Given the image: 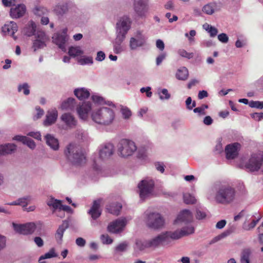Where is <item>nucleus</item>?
Masks as SVG:
<instances>
[{
	"mask_svg": "<svg viewBox=\"0 0 263 263\" xmlns=\"http://www.w3.org/2000/svg\"><path fill=\"white\" fill-rule=\"evenodd\" d=\"M146 223L149 228L158 229L163 226L164 220L159 213H151L147 215Z\"/></svg>",
	"mask_w": 263,
	"mask_h": 263,
	"instance_id": "9d476101",
	"label": "nucleus"
},
{
	"mask_svg": "<svg viewBox=\"0 0 263 263\" xmlns=\"http://www.w3.org/2000/svg\"><path fill=\"white\" fill-rule=\"evenodd\" d=\"M146 39L140 32H137L129 40V46L132 50H135L145 45Z\"/></svg>",
	"mask_w": 263,
	"mask_h": 263,
	"instance_id": "4468645a",
	"label": "nucleus"
},
{
	"mask_svg": "<svg viewBox=\"0 0 263 263\" xmlns=\"http://www.w3.org/2000/svg\"><path fill=\"white\" fill-rule=\"evenodd\" d=\"M114 153V146L110 143L104 145L100 150V157L103 159L109 158Z\"/></svg>",
	"mask_w": 263,
	"mask_h": 263,
	"instance_id": "393cba45",
	"label": "nucleus"
},
{
	"mask_svg": "<svg viewBox=\"0 0 263 263\" xmlns=\"http://www.w3.org/2000/svg\"><path fill=\"white\" fill-rule=\"evenodd\" d=\"M114 110L109 107H103L93 110L91 114V118L93 122L102 125H109L115 120Z\"/></svg>",
	"mask_w": 263,
	"mask_h": 263,
	"instance_id": "f257e3e1",
	"label": "nucleus"
},
{
	"mask_svg": "<svg viewBox=\"0 0 263 263\" xmlns=\"http://www.w3.org/2000/svg\"><path fill=\"white\" fill-rule=\"evenodd\" d=\"M36 25L33 21H29L24 27L23 30V33L28 36H31L35 35L36 31Z\"/></svg>",
	"mask_w": 263,
	"mask_h": 263,
	"instance_id": "c85d7f7f",
	"label": "nucleus"
},
{
	"mask_svg": "<svg viewBox=\"0 0 263 263\" xmlns=\"http://www.w3.org/2000/svg\"><path fill=\"white\" fill-rule=\"evenodd\" d=\"M101 201L102 199H101L93 201V204L88 212V214L91 215V217L94 220L99 218L101 215L100 209Z\"/></svg>",
	"mask_w": 263,
	"mask_h": 263,
	"instance_id": "412c9836",
	"label": "nucleus"
},
{
	"mask_svg": "<svg viewBox=\"0 0 263 263\" xmlns=\"http://www.w3.org/2000/svg\"><path fill=\"white\" fill-rule=\"evenodd\" d=\"M24 144L27 145L29 148L33 149L35 147V143L33 140L26 137V140L24 141Z\"/></svg>",
	"mask_w": 263,
	"mask_h": 263,
	"instance_id": "6e6d98bb",
	"label": "nucleus"
},
{
	"mask_svg": "<svg viewBox=\"0 0 263 263\" xmlns=\"http://www.w3.org/2000/svg\"><path fill=\"white\" fill-rule=\"evenodd\" d=\"M235 191L230 186H222L216 195V201L221 203L226 204L231 202L234 198Z\"/></svg>",
	"mask_w": 263,
	"mask_h": 263,
	"instance_id": "20e7f679",
	"label": "nucleus"
},
{
	"mask_svg": "<svg viewBox=\"0 0 263 263\" xmlns=\"http://www.w3.org/2000/svg\"><path fill=\"white\" fill-rule=\"evenodd\" d=\"M133 7L139 17L145 18L149 10L148 0H134Z\"/></svg>",
	"mask_w": 263,
	"mask_h": 263,
	"instance_id": "1a4fd4ad",
	"label": "nucleus"
},
{
	"mask_svg": "<svg viewBox=\"0 0 263 263\" xmlns=\"http://www.w3.org/2000/svg\"><path fill=\"white\" fill-rule=\"evenodd\" d=\"M131 21L127 16H123L116 24V34L118 36L125 37L130 28Z\"/></svg>",
	"mask_w": 263,
	"mask_h": 263,
	"instance_id": "6e6552de",
	"label": "nucleus"
},
{
	"mask_svg": "<svg viewBox=\"0 0 263 263\" xmlns=\"http://www.w3.org/2000/svg\"><path fill=\"white\" fill-rule=\"evenodd\" d=\"M36 110L37 111V113L36 115L34 117V120H36L41 118L44 112V110L39 106L36 107Z\"/></svg>",
	"mask_w": 263,
	"mask_h": 263,
	"instance_id": "0e129e2a",
	"label": "nucleus"
},
{
	"mask_svg": "<svg viewBox=\"0 0 263 263\" xmlns=\"http://www.w3.org/2000/svg\"><path fill=\"white\" fill-rule=\"evenodd\" d=\"M18 90L19 92L22 91L26 95H28L30 92L29 85L26 83L20 85L18 87Z\"/></svg>",
	"mask_w": 263,
	"mask_h": 263,
	"instance_id": "de8ad7c7",
	"label": "nucleus"
},
{
	"mask_svg": "<svg viewBox=\"0 0 263 263\" xmlns=\"http://www.w3.org/2000/svg\"><path fill=\"white\" fill-rule=\"evenodd\" d=\"M47 204L48 206L52 207L54 210H59V212L60 213V209L62 204L61 200L51 198L47 202Z\"/></svg>",
	"mask_w": 263,
	"mask_h": 263,
	"instance_id": "4c0bfd02",
	"label": "nucleus"
},
{
	"mask_svg": "<svg viewBox=\"0 0 263 263\" xmlns=\"http://www.w3.org/2000/svg\"><path fill=\"white\" fill-rule=\"evenodd\" d=\"M135 248L140 251L144 250L146 248H149L147 240H137L136 241Z\"/></svg>",
	"mask_w": 263,
	"mask_h": 263,
	"instance_id": "a19ab883",
	"label": "nucleus"
},
{
	"mask_svg": "<svg viewBox=\"0 0 263 263\" xmlns=\"http://www.w3.org/2000/svg\"><path fill=\"white\" fill-rule=\"evenodd\" d=\"M166 57V53L165 52L161 53L160 54L156 59V65L159 66L162 62L165 59Z\"/></svg>",
	"mask_w": 263,
	"mask_h": 263,
	"instance_id": "bf43d9fd",
	"label": "nucleus"
},
{
	"mask_svg": "<svg viewBox=\"0 0 263 263\" xmlns=\"http://www.w3.org/2000/svg\"><path fill=\"white\" fill-rule=\"evenodd\" d=\"M208 107L206 105H202L200 107H196L194 109L193 111L195 113H199L201 115H205V112L204 111L205 109Z\"/></svg>",
	"mask_w": 263,
	"mask_h": 263,
	"instance_id": "5fc2aeb1",
	"label": "nucleus"
},
{
	"mask_svg": "<svg viewBox=\"0 0 263 263\" xmlns=\"http://www.w3.org/2000/svg\"><path fill=\"white\" fill-rule=\"evenodd\" d=\"M147 241L149 248L155 249L166 243V236L162 233L153 238L147 240Z\"/></svg>",
	"mask_w": 263,
	"mask_h": 263,
	"instance_id": "aec40b11",
	"label": "nucleus"
},
{
	"mask_svg": "<svg viewBox=\"0 0 263 263\" xmlns=\"http://www.w3.org/2000/svg\"><path fill=\"white\" fill-rule=\"evenodd\" d=\"M252 117L256 121H260L263 119V112H255L252 115Z\"/></svg>",
	"mask_w": 263,
	"mask_h": 263,
	"instance_id": "69168bd1",
	"label": "nucleus"
},
{
	"mask_svg": "<svg viewBox=\"0 0 263 263\" xmlns=\"http://www.w3.org/2000/svg\"><path fill=\"white\" fill-rule=\"evenodd\" d=\"M120 112L122 118L125 120H128L132 116L130 109L126 106H121Z\"/></svg>",
	"mask_w": 263,
	"mask_h": 263,
	"instance_id": "ea45409f",
	"label": "nucleus"
},
{
	"mask_svg": "<svg viewBox=\"0 0 263 263\" xmlns=\"http://www.w3.org/2000/svg\"><path fill=\"white\" fill-rule=\"evenodd\" d=\"M249 106L252 108H256L259 109H262L263 108V101L262 102H259V101H251L249 103Z\"/></svg>",
	"mask_w": 263,
	"mask_h": 263,
	"instance_id": "8fccbe9b",
	"label": "nucleus"
},
{
	"mask_svg": "<svg viewBox=\"0 0 263 263\" xmlns=\"http://www.w3.org/2000/svg\"><path fill=\"white\" fill-rule=\"evenodd\" d=\"M35 36V39L32 45V48L34 51L46 46V43L49 41V38L44 31H37Z\"/></svg>",
	"mask_w": 263,
	"mask_h": 263,
	"instance_id": "f8f14e48",
	"label": "nucleus"
},
{
	"mask_svg": "<svg viewBox=\"0 0 263 263\" xmlns=\"http://www.w3.org/2000/svg\"><path fill=\"white\" fill-rule=\"evenodd\" d=\"M154 187V182L152 180H143L138 184L140 191V197L142 199L151 195Z\"/></svg>",
	"mask_w": 263,
	"mask_h": 263,
	"instance_id": "9b49d317",
	"label": "nucleus"
},
{
	"mask_svg": "<svg viewBox=\"0 0 263 263\" xmlns=\"http://www.w3.org/2000/svg\"><path fill=\"white\" fill-rule=\"evenodd\" d=\"M57 257V254L55 253V250L54 248L51 249L49 251L46 253H45L44 255H42L40 256L39 258V261H41V260L47 259V258H50L52 257Z\"/></svg>",
	"mask_w": 263,
	"mask_h": 263,
	"instance_id": "a18cd8bd",
	"label": "nucleus"
},
{
	"mask_svg": "<svg viewBox=\"0 0 263 263\" xmlns=\"http://www.w3.org/2000/svg\"><path fill=\"white\" fill-rule=\"evenodd\" d=\"M127 247V243L125 242L120 243L115 248V253L125 251Z\"/></svg>",
	"mask_w": 263,
	"mask_h": 263,
	"instance_id": "3c124183",
	"label": "nucleus"
},
{
	"mask_svg": "<svg viewBox=\"0 0 263 263\" xmlns=\"http://www.w3.org/2000/svg\"><path fill=\"white\" fill-rule=\"evenodd\" d=\"M34 12L36 15L41 16L43 14H46L48 12V10L46 8L42 7H36L34 10Z\"/></svg>",
	"mask_w": 263,
	"mask_h": 263,
	"instance_id": "603ef678",
	"label": "nucleus"
},
{
	"mask_svg": "<svg viewBox=\"0 0 263 263\" xmlns=\"http://www.w3.org/2000/svg\"><path fill=\"white\" fill-rule=\"evenodd\" d=\"M261 218V216H259L256 220H253L252 222L249 224L248 230H250L251 229L254 228L256 224L258 222V221L260 220Z\"/></svg>",
	"mask_w": 263,
	"mask_h": 263,
	"instance_id": "338daca9",
	"label": "nucleus"
},
{
	"mask_svg": "<svg viewBox=\"0 0 263 263\" xmlns=\"http://www.w3.org/2000/svg\"><path fill=\"white\" fill-rule=\"evenodd\" d=\"M151 89L149 87H142L140 89V91L141 93L146 92V95L147 98H150L152 97V92L150 91Z\"/></svg>",
	"mask_w": 263,
	"mask_h": 263,
	"instance_id": "e2e57ef3",
	"label": "nucleus"
},
{
	"mask_svg": "<svg viewBox=\"0 0 263 263\" xmlns=\"http://www.w3.org/2000/svg\"><path fill=\"white\" fill-rule=\"evenodd\" d=\"M16 146L14 144L8 143L0 145V156L11 154L16 150Z\"/></svg>",
	"mask_w": 263,
	"mask_h": 263,
	"instance_id": "c756f323",
	"label": "nucleus"
},
{
	"mask_svg": "<svg viewBox=\"0 0 263 263\" xmlns=\"http://www.w3.org/2000/svg\"><path fill=\"white\" fill-rule=\"evenodd\" d=\"M58 111L55 108L49 110L46 114V119L43 122L45 126H49L54 124L58 118Z\"/></svg>",
	"mask_w": 263,
	"mask_h": 263,
	"instance_id": "5701e85b",
	"label": "nucleus"
},
{
	"mask_svg": "<svg viewBox=\"0 0 263 263\" xmlns=\"http://www.w3.org/2000/svg\"><path fill=\"white\" fill-rule=\"evenodd\" d=\"M117 147L119 155L124 158L132 155L137 149L133 141L125 139L121 140Z\"/></svg>",
	"mask_w": 263,
	"mask_h": 263,
	"instance_id": "7ed1b4c3",
	"label": "nucleus"
},
{
	"mask_svg": "<svg viewBox=\"0 0 263 263\" xmlns=\"http://www.w3.org/2000/svg\"><path fill=\"white\" fill-rule=\"evenodd\" d=\"M67 31V29H64L55 33L52 36L53 42L63 51H66V43L69 39Z\"/></svg>",
	"mask_w": 263,
	"mask_h": 263,
	"instance_id": "ddd939ff",
	"label": "nucleus"
},
{
	"mask_svg": "<svg viewBox=\"0 0 263 263\" xmlns=\"http://www.w3.org/2000/svg\"><path fill=\"white\" fill-rule=\"evenodd\" d=\"M160 99H169L171 97V95L168 92L166 89H162L160 91H159Z\"/></svg>",
	"mask_w": 263,
	"mask_h": 263,
	"instance_id": "4d7b16f0",
	"label": "nucleus"
},
{
	"mask_svg": "<svg viewBox=\"0 0 263 263\" xmlns=\"http://www.w3.org/2000/svg\"><path fill=\"white\" fill-rule=\"evenodd\" d=\"M126 224L125 218L118 219L111 222L107 227L108 232L112 233H118L121 232Z\"/></svg>",
	"mask_w": 263,
	"mask_h": 263,
	"instance_id": "f3484780",
	"label": "nucleus"
},
{
	"mask_svg": "<svg viewBox=\"0 0 263 263\" xmlns=\"http://www.w3.org/2000/svg\"><path fill=\"white\" fill-rule=\"evenodd\" d=\"M13 227L15 231L23 235H29L32 234L36 228L34 222H28L25 224H14Z\"/></svg>",
	"mask_w": 263,
	"mask_h": 263,
	"instance_id": "2eb2a0df",
	"label": "nucleus"
},
{
	"mask_svg": "<svg viewBox=\"0 0 263 263\" xmlns=\"http://www.w3.org/2000/svg\"><path fill=\"white\" fill-rule=\"evenodd\" d=\"M177 53L181 57L187 59H191L194 57V53L193 52H188L183 49H179Z\"/></svg>",
	"mask_w": 263,
	"mask_h": 263,
	"instance_id": "49530a36",
	"label": "nucleus"
},
{
	"mask_svg": "<svg viewBox=\"0 0 263 263\" xmlns=\"http://www.w3.org/2000/svg\"><path fill=\"white\" fill-rule=\"evenodd\" d=\"M240 146V144L237 142L227 145L225 148L227 159H233L236 157Z\"/></svg>",
	"mask_w": 263,
	"mask_h": 263,
	"instance_id": "a211bd4d",
	"label": "nucleus"
},
{
	"mask_svg": "<svg viewBox=\"0 0 263 263\" xmlns=\"http://www.w3.org/2000/svg\"><path fill=\"white\" fill-rule=\"evenodd\" d=\"M30 200V199L29 197H25V198H22L18 199L17 201H13L10 203H9L10 205H22L23 207L26 206L28 203V202H29Z\"/></svg>",
	"mask_w": 263,
	"mask_h": 263,
	"instance_id": "79ce46f5",
	"label": "nucleus"
},
{
	"mask_svg": "<svg viewBox=\"0 0 263 263\" xmlns=\"http://www.w3.org/2000/svg\"><path fill=\"white\" fill-rule=\"evenodd\" d=\"M251 251L249 249H246L243 250L241 255V263H250V257Z\"/></svg>",
	"mask_w": 263,
	"mask_h": 263,
	"instance_id": "58836bf2",
	"label": "nucleus"
},
{
	"mask_svg": "<svg viewBox=\"0 0 263 263\" xmlns=\"http://www.w3.org/2000/svg\"><path fill=\"white\" fill-rule=\"evenodd\" d=\"M196 35L195 30H191L189 33H185V36L188 39L190 44H193L195 42L194 36Z\"/></svg>",
	"mask_w": 263,
	"mask_h": 263,
	"instance_id": "09e8293b",
	"label": "nucleus"
},
{
	"mask_svg": "<svg viewBox=\"0 0 263 263\" xmlns=\"http://www.w3.org/2000/svg\"><path fill=\"white\" fill-rule=\"evenodd\" d=\"M61 120L69 128L76 126L77 121L75 117L69 113H64L61 117Z\"/></svg>",
	"mask_w": 263,
	"mask_h": 263,
	"instance_id": "a878e982",
	"label": "nucleus"
},
{
	"mask_svg": "<svg viewBox=\"0 0 263 263\" xmlns=\"http://www.w3.org/2000/svg\"><path fill=\"white\" fill-rule=\"evenodd\" d=\"M121 209L122 205L119 202L112 203L106 207V210L109 213L115 215H119Z\"/></svg>",
	"mask_w": 263,
	"mask_h": 263,
	"instance_id": "f704fd0d",
	"label": "nucleus"
},
{
	"mask_svg": "<svg viewBox=\"0 0 263 263\" xmlns=\"http://www.w3.org/2000/svg\"><path fill=\"white\" fill-rule=\"evenodd\" d=\"M220 10V5L216 2H213L205 5L202 9V11L208 15H212L215 12Z\"/></svg>",
	"mask_w": 263,
	"mask_h": 263,
	"instance_id": "bb28decb",
	"label": "nucleus"
},
{
	"mask_svg": "<svg viewBox=\"0 0 263 263\" xmlns=\"http://www.w3.org/2000/svg\"><path fill=\"white\" fill-rule=\"evenodd\" d=\"M64 154L67 159L74 165H81L86 162L85 156L81 147L76 144L70 143L68 145Z\"/></svg>",
	"mask_w": 263,
	"mask_h": 263,
	"instance_id": "f03ea898",
	"label": "nucleus"
},
{
	"mask_svg": "<svg viewBox=\"0 0 263 263\" xmlns=\"http://www.w3.org/2000/svg\"><path fill=\"white\" fill-rule=\"evenodd\" d=\"M184 202L187 204H194L196 201L195 197L190 193H185L183 194Z\"/></svg>",
	"mask_w": 263,
	"mask_h": 263,
	"instance_id": "37998d69",
	"label": "nucleus"
},
{
	"mask_svg": "<svg viewBox=\"0 0 263 263\" xmlns=\"http://www.w3.org/2000/svg\"><path fill=\"white\" fill-rule=\"evenodd\" d=\"M46 143L51 148L57 151L59 148V143L57 139L50 134H48L45 137Z\"/></svg>",
	"mask_w": 263,
	"mask_h": 263,
	"instance_id": "2f4dec72",
	"label": "nucleus"
},
{
	"mask_svg": "<svg viewBox=\"0 0 263 263\" xmlns=\"http://www.w3.org/2000/svg\"><path fill=\"white\" fill-rule=\"evenodd\" d=\"M76 243L79 247H84L85 245L86 241L83 238L79 237L76 239Z\"/></svg>",
	"mask_w": 263,
	"mask_h": 263,
	"instance_id": "774afa93",
	"label": "nucleus"
},
{
	"mask_svg": "<svg viewBox=\"0 0 263 263\" xmlns=\"http://www.w3.org/2000/svg\"><path fill=\"white\" fill-rule=\"evenodd\" d=\"M177 79L180 80H185L189 77V72L185 67H181L177 70L176 74Z\"/></svg>",
	"mask_w": 263,
	"mask_h": 263,
	"instance_id": "c9c22d12",
	"label": "nucleus"
},
{
	"mask_svg": "<svg viewBox=\"0 0 263 263\" xmlns=\"http://www.w3.org/2000/svg\"><path fill=\"white\" fill-rule=\"evenodd\" d=\"M263 162V155L260 154H253L245 165V169L251 172L258 171Z\"/></svg>",
	"mask_w": 263,
	"mask_h": 263,
	"instance_id": "0eeeda50",
	"label": "nucleus"
},
{
	"mask_svg": "<svg viewBox=\"0 0 263 263\" xmlns=\"http://www.w3.org/2000/svg\"><path fill=\"white\" fill-rule=\"evenodd\" d=\"M17 29L18 27L16 23L13 21H10L2 27V31L5 34L13 36L14 39H16L14 35L17 31Z\"/></svg>",
	"mask_w": 263,
	"mask_h": 263,
	"instance_id": "b1692460",
	"label": "nucleus"
},
{
	"mask_svg": "<svg viewBox=\"0 0 263 263\" xmlns=\"http://www.w3.org/2000/svg\"><path fill=\"white\" fill-rule=\"evenodd\" d=\"M69 223L67 220L63 221L62 224L60 225L57 230L55 237L58 243H61L62 238L65 231L68 228Z\"/></svg>",
	"mask_w": 263,
	"mask_h": 263,
	"instance_id": "cd10ccee",
	"label": "nucleus"
},
{
	"mask_svg": "<svg viewBox=\"0 0 263 263\" xmlns=\"http://www.w3.org/2000/svg\"><path fill=\"white\" fill-rule=\"evenodd\" d=\"M101 239L104 244H111L113 241L107 234H102L101 236Z\"/></svg>",
	"mask_w": 263,
	"mask_h": 263,
	"instance_id": "864d4df0",
	"label": "nucleus"
},
{
	"mask_svg": "<svg viewBox=\"0 0 263 263\" xmlns=\"http://www.w3.org/2000/svg\"><path fill=\"white\" fill-rule=\"evenodd\" d=\"M74 94L78 99H88L90 95L91 99H103L98 93L90 92L88 89L85 87L75 89Z\"/></svg>",
	"mask_w": 263,
	"mask_h": 263,
	"instance_id": "dca6fc26",
	"label": "nucleus"
},
{
	"mask_svg": "<svg viewBox=\"0 0 263 263\" xmlns=\"http://www.w3.org/2000/svg\"><path fill=\"white\" fill-rule=\"evenodd\" d=\"M68 11V6L66 3L57 5L53 9L54 12L59 16H62Z\"/></svg>",
	"mask_w": 263,
	"mask_h": 263,
	"instance_id": "72a5a7b5",
	"label": "nucleus"
},
{
	"mask_svg": "<svg viewBox=\"0 0 263 263\" xmlns=\"http://www.w3.org/2000/svg\"><path fill=\"white\" fill-rule=\"evenodd\" d=\"M125 38L116 36V39L114 43V51L115 53L119 54L124 51L125 49L121 45V43L123 42Z\"/></svg>",
	"mask_w": 263,
	"mask_h": 263,
	"instance_id": "473e14b6",
	"label": "nucleus"
},
{
	"mask_svg": "<svg viewBox=\"0 0 263 263\" xmlns=\"http://www.w3.org/2000/svg\"><path fill=\"white\" fill-rule=\"evenodd\" d=\"M79 100L81 101L77 105L76 111L79 118L86 121L88 119L89 113L92 109V102L86 101L85 100Z\"/></svg>",
	"mask_w": 263,
	"mask_h": 263,
	"instance_id": "423d86ee",
	"label": "nucleus"
},
{
	"mask_svg": "<svg viewBox=\"0 0 263 263\" xmlns=\"http://www.w3.org/2000/svg\"><path fill=\"white\" fill-rule=\"evenodd\" d=\"M26 11V6L24 4H18L11 8L10 14L12 18H18L23 16Z\"/></svg>",
	"mask_w": 263,
	"mask_h": 263,
	"instance_id": "4be33fe9",
	"label": "nucleus"
},
{
	"mask_svg": "<svg viewBox=\"0 0 263 263\" xmlns=\"http://www.w3.org/2000/svg\"><path fill=\"white\" fill-rule=\"evenodd\" d=\"M105 57L106 55L104 52L102 51H98L97 53L96 60L99 62H102L105 59Z\"/></svg>",
	"mask_w": 263,
	"mask_h": 263,
	"instance_id": "680f3d73",
	"label": "nucleus"
},
{
	"mask_svg": "<svg viewBox=\"0 0 263 263\" xmlns=\"http://www.w3.org/2000/svg\"><path fill=\"white\" fill-rule=\"evenodd\" d=\"M77 100H66L62 102L61 108L63 110H73L76 109L78 102Z\"/></svg>",
	"mask_w": 263,
	"mask_h": 263,
	"instance_id": "7c9ffc66",
	"label": "nucleus"
},
{
	"mask_svg": "<svg viewBox=\"0 0 263 263\" xmlns=\"http://www.w3.org/2000/svg\"><path fill=\"white\" fill-rule=\"evenodd\" d=\"M192 215L191 212L188 210H184L181 211L178 215L174 223L177 224L179 222H184L187 226L192 224L191 223L192 221Z\"/></svg>",
	"mask_w": 263,
	"mask_h": 263,
	"instance_id": "6ab92c4d",
	"label": "nucleus"
},
{
	"mask_svg": "<svg viewBox=\"0 0 263 263\" xmlns=\"http://www.w3.org/2000/svg\"><path fill=\"white\" fill-rule=\"evenodd\" d=\"M78 63L82 65H91L93 64V59L91 57L83 56L78 60Z\"/></svg>",
	"mask_w": 263,
	"mask_h": 263,
	"instance_id": "c03bdc74",
	"label": "nucleus"
},
{
	"mask_svg": "<svg viewBox=\"0 0 263 263\" xmlns=\"http://www.w3.org/2000/svg\"><path fill=\"white\" fill-rule=\"evenodd\" d=\"M218 39L219 41L223 43H226L229 41V37L228 35L224 33L219 34L218 35Z\"/></svg>",
	"mask_w": 263,
	"mask_h": 263,
	"instance_id": "052dcab7",
	"label": "nucleus"
},
{
	"mask_svg": "<svg viewBox=\"0 0 263 263\" xmlns=\"http://www.w3.org/2000/svg\"><path fill=\"white\" fill-rule=\"evenodd\" d=\"M84 53V51L80 46H71L68 50V54L70 57L75 58Z\"/></svg>",
	"mask_w": 263,
	"mask_h": 263,
	"instance_id": "e433bc0d",
	"label": "nucleus"
},
{
	"mask_svg": "<svg viewBox=\"0 0 263 263\" xmlns=\"http://www.w3.org/2000/svg\"><path fill=\"white\" fill-rule=\"evenodd\" d=\"M164 7L166 10L174 11L175 10L174 2L172 0L167 1L164 5Z\"/></svg>",
	"mask_w": 263,
	"mask_h": 263,
	"instance_id": "13d9d810",
	"label": "nucleus"
},
{
	"mask_svg": "<svg viewBox=\"0 0 263 263\" xmlns=\"http://www.w3.org/2000/svg\"><path fill=\"white\" fill-rule=\"evenodd\" d=\"M195 228L192 224L183 227L180 230H177L174 232H166L163 233L166 236V242L170 238L173 239H178L183 236L192 234L194 233Z\"/></svg>",
	"mask_w": 263,
	"mask_h": 263,
	"instance_id": "39448f33",
	"label": "nucleus"
}]
</instances>
